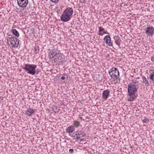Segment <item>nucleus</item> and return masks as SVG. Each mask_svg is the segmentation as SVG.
Wrapping results in <instances>:
<instances>
[{
  "label": "nucleus",
  "mask_w": 154,
  "mask_h": 154,
  "mask_svg": "<svg viewBox=\"0 0 154 154\" xmlns=\"http://www.w3.org/2000/svg\"><path fill=\"white\" fill-rule=\"evenodd\" d=\"M48 57L51 60L54 61V62L62 63L64 61V56L59 52L55 51L54 49L50 51Z\"/></svg>",
  "instance_id": "obj_1"
},
{
  "label": "nucleus",
  "mask_w": 154,
  "mask_h": 154,
  "mask_svg": "<svg viewBox=\"0 0 154 154\" xmlns=\"http://www.w3.org/2000/svg\"><path fill=\"white\" fill-rule=\"evenodd\" d=\"M73 13V10L71 8H66L63 12L60 17V19L63 22H67L69 20Z\"/></svg>",
  "instance_id": "obj_2"
},
{
  "label": "nucleus",
  "mask_w": 154,
  "mask_h": 154,
  "mask_svg": "<svg viewBox=\"0 0 154 154\" xmlns=\"http://www.w3.org/2000/svg\"><path fill=\"white\" fill-rule=\"evenodd\" d=\"M37 65H36L26 64H25V67L23 68L28 73L34 75L36 72L35 69Z\"/></svg>",
  "instance_id": "obj_3"
},
{
  "label": "nucleus",
  "mask_w": 154,
  "mask_h": 154,
  "mask_svg": "<svg viewBox=\"0 0 154 154\" xmlns=\"http://www.w3.org/2000/svg\"><path fill=\"white\" fill-rule=\"evenodd\" d=\"M109 72L111 78L114 80L116 79L119 75V70L116 68H112L109 70Z\"/></svg>",
  "instance_id": "obj_4"
},
{
  "label": "nucleus",
  "mask_w": 154,
  "mask_h": 154,
  "mask_svg": "<svg viewBox=\"0 0 154 154\" xmlns=\"http://www.w3.org/2000/svg\"><path fill=\"white\" fill-rule=\"evenodd\" d=\"M136 86L134 85H128V91L129 96L133 95L137 91Z\"/></svg>",
  "instance_id": "obj_5"
},
{
  "label": "nucleus",
  "mask_w": 154,
  "mask_h": 154,
  "mask_svg": "<svg viewBox=\"0 0 154 154\" xmlns=\"http://www.w3.org/2000/svg\"><path fill=\"white\" fill-rule=\"evenodd\" d=\"M11 40L10 44L12 48H17L18 47L19 44L18 40L15 37H9Z\"/></svg>",
  "instance_id": "obj_6"
},
{
  "label": "nucleus",
  "mask_w": 154,
  "mask_h": 154,
  "mask_svg": "<svg viewBox=\"0 0 154 154\" xmlns=\"http://www.w3.org/2000/svg\"><path fill=\"white\" fill-rule=\"evenodd\" d=\"M18 5L22 8L26 7L28 4V0H17Z\"/></svg>",
  "instance_id": "obj_7"
},
{
  "label": "nucleus",
  "mask_w": 154,
  "mask_h": 154,
  "mask_svg": "<svg viewBox=\"0 0 154 154\" xmlns=\"http://www.w3.org/2000/svg\"><path fill=\"white\" fill-rule=\"evenodd\" d=\"M75 135L77 136L76 138L77 140L80 139L81 141L84 140L83 139H82V137H84L86 135V134L82 131H76L75 132Z\"/></svg>",
  "instance_id": "obj_8"
},
{
  "label": "nucleus",
  "mask_w": 154,
  "mask_h": 154,
  "mask_svg": "<svg viewBox=\"0 0 154 154\" xmlns=\"http://www.w3.org/2000/svg\"><path fill=\"white\" fill-rule=\"evenodd\" d=\"M146 34L148 36H152L154 34V28L152 27L147 28L145 31Z\"/></svg>",
  "instance_id": "obj_9"
},
{
  "label": "nucleus",
  "mask_w": 154,
  "mask_h": 154,
  "mask_svg": "<svg viewBox=\"0 0 154 154\" xmlns=\"http://www.w3.org/2000/svg\"><path fill=\"white\" fill-rule=\"evenodd\" d=\"M103 40L105 43L108 45L109 46H113L112 43L111 42V38L109 35H106L103 38Z\"/></svg>",
  "instance_id": "obj_10"
},
{
  "label": "nucleus",
  "mask_w": 154,
  "mask_h": 154,
  "mask_svg": "<svg viewBox=\"0 0 154 154\" xmlns=\"http://www.w3.org/2000/svg\"><path fill=\"white\" fill-rule=\"evenodd\" d=\"M110 91L108 89L104 90L102 94V97L104 99L106 100L109 95Z\"/></svg>",
  "instance_id": "obj_11"
},
{
  "label": "nucleus",
  "mask_w": 154,
  "mask_h": 154,
  "mask_svg": "<svg viewBox=\"0 0 154 154\" xmlns=\"http://www.w3.org/2000/svg\"><path fill=\"white\" fill-rule=\"evenodd\" d=\"M99 32L98 34L100 36H102L104 34H109L108 32L105 31L104 29L101 26H100L99 28Z\"/></svg>",
  "instance_id": "obj_12"
},
{
  "label": "nucleus",
  "mask_w": 154,
  "mask_h": 154,
  "mask_svg": "<svg viewBox=\"0 0 154 154\" xmlns=\"http://www.w3.org/2000/svg\"><path fill=\"white\" fill-rule=\"evenodd\" d=\"M114 39L115 40V42L116 45L118 47H120L121 44V40L120 39V37L119 36H115L114 37Z\"/></svg>",
  "instance_id": "obj_13"
},
{
  "label": "nucleus",
  "mask_w": 154,
  "mask_h": 154,
  "mask_svg": "<svg viewBox=\"0 0 154 154\" xmlns=\"http://www.w3.org/2000/svg\"><path fill=\"white\" fill-rule=\"evenodd\" d=\"M35 111L31 108H29L25 111V114L29 116H32L35 112Z\"/></svg>",
  "instance_id": "obj_14"
},
{
  "label": "nucleus",
  "mask_w": 154,
  "mask_h": 154,
  "mask_svg": "<svg viewBox=\"0 0 154 154\" xmlns=\"http://www.w3.org/2000/svg\"><path fill=\"white\" fill-rule=\"evenodd\" d=\"M142 80L143 82L144 83L146 86H149V82L146 77L143 76L142 77Z\"/></svg>",
  "instance_id": "obj_15"
},
{
  "label": "nucleus",
  "mask_w": 154,
  "mask_h": 154,
  "mask_svg": "<svg viewBox=\"0 0 154 154\" xmlns=\"http://www.w3.org/2000/svg\"><path fill=\"white\" fill-rule=\"evenodd\" d=\"M74 130L75 129L73 126H69L68 128L67 131L68 133H70L73 132Z\"/></svg>",
  "instance_id": "obj_16"
},
{
  "label": "nucleus",
  "mask_w": 154,
  "mask_h": 154,
  "mask_svg": "<svg viewBox=\"0 0 154 154\" xmlns=\"http://www.w3.org/2000/svg\"><path fill=\"white\" fill-rule=\"evenodd\" d=\"M11 32L16 37L19 36V34L18 32L15 29H13L11 30Z\"/></svg>",
  "instance_id": "obj_17"
},
{
  "label": "nucleus",
  "mask_w": 154,
  "mask_h": 154,
  "mask_svg": "<svg viewBox=\"0 0 154 154\" xmlns=\"http://www.w3.org/2000/svg\"><path fill=\"white\" fill-rule=\"evenodd\" d=\"M129 96L130 97L128 99V101H133L136 98V97L134 94L133 95H131V96Z\"/></svg>",
  "instance_id": "obj_18"
},
{
  "label": "nucleus",
  "mask_w": 154,
  "mask_h": 154,
  "mask_svg": "<svg viewBox=\"0 0 154 154\" xmlns=\"http://www.w3.org/2000/svg\"><path fill=\"white\" fill-rule=\"evenodd\" d=\"M149 78L150 80L154 82V72L151 73L150 74Z\"/></svg>",
  "instance_id": "obj_19"
},
{
  "label": "nucleus",
  "mask_w": 154,
  "mask_h": 154,
  "mask_svg": "<svg viewBox=\"0 0 154 154\" xmlns=\"http://www.w3.org/2000/svg\"><path fill=\"white\" fill-rule=\"evenodd\" d=\"M73 124L76 127H77L79 126L80 124V122H79L78 121H75L74 122Z\"/></svg>",
  "instance_id": "obj_20"
},
{
  "label": "nucleus",
  "mask_w": 154,
  "mask_h": 154,
  "mask_svg": "<svg viewBox=\"0 0 154 154\" xmlns=\"http://www.w3.org/2000/svg\"><path fill=\"white\" fill-rule=\"evenodd\" d=\"M39 51V47L37 46V47H35V48L34 51H35V54H37L38 53V52Z\"/></svg>",
  "instance_id": "obj_21"
},
{
  "label": "nucleus",
  "mask_w": 154,
  "mask_h": 154,
  "mask_svg": "<svg viewBox=\"0 0 154 154\" xmlns=\"http://www.w3.org/2000/svg\"><path fill=\"white\" fill-rule=\"evenodd\" d=\"M149 121V119H145L143 120V121L144 122L146 123L147 122H148Z\"/></svg>",
  "instance_id": "obj_22"
},
{
  "label": "nucleus",
  "mask_w": 154,
  "mask_h": 154,
  "mask_svg": "<svg viewBox=\"0 0 154 154\" xmlns=\"http://www.w3.org/2000/svg\"><path fill=\"white\" fill-rule=\"evenodd\" d=\"M59 0H50L52 2L56 3H57Z\"/></svg>",
  "instance_id": "obj_23"
},
{
  "label": "nucleus",
  "mask_w": 154,
  "mask_h": 154,
  "mask_svg": "<svg viewBox=\"0 0 154 154\" xmlns=\"http://www.w3.org/2000/svg\"><path fill=\"white\" fill-rule=\"evenodd\" d=\"M151 59L152 61L154 63V55L151 57Z\"/></svg>",
  "instance_id": "obj_24"
},
{
  "label": "nucleus",
  "mask_w": 154,
  "mask_h": 154,
  "mask_svg": "<svg viewBox=\"0 0 154 154\" xmlns=\"http://www.w3.org/2000/svg\"><path fill=\"white\" fill-rule=\"evenodd\" d=\"M69 152L70 153H72L73 152V149H69Z\"/></svg>",
  "instance_id": "obj_25"
},
{
  "label": "nucleus",
  "mask_w": 154,
  "mask_h": 154,
  "mask_svg": "<svg viewBox=\"0 0 154 154\" xmlns=\"http://www.w3.org/2000/svg\"><path fill=\"white\" fill-rule=\"evenodd\" d=\"M65 79V77L64 76H62L61 78V79L62 80H64V79Z\"/></svg>",
  "instance_id": "obj_26"
},
{
  "label": "nucleus",
  "mask_w": 154,
  "mask_h": 154,
  "mask_svg": "<svg viewBox=\"0 0 154 154\" xmlns=\"http://www.w3.org/2000/svg\"><path fill=\"white\" fill-rule=\"evenodd\" d=\"M80 118L81 119H82V117H80Z\"/></svg>",
  "instance_id": "obj_27"
},
{
  "label": "nucleus",
  "mask_w": 154,
  "mask_h": 154,
  "mask_svg": "<svg viewBox=\"0 0 154 154\" xmlns=\"http://www.w3.org/2000/svg\"><path fill=\"white\" fill-rule=\"evenodd\" d=\"M38 72L37 73V74H38Z\"/></svg>",
  "instance_id": "obj_28"
}]
</instances>
